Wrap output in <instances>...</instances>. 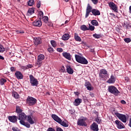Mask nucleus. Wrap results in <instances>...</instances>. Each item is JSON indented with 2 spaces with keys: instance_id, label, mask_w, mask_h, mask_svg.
Masks as SVG:
<instances>
[{
  "instance_id": "obj_1",
  "label": "nucleus",
  "mask_w": 131,
  "mask_h": 131,
  "mask_svg": "<svg viewBox=\"0 0 131 131\" xmlns=\"http://www.w3.org/2000/svg\"><path fill=\"white\" fill-rule=\"evenodd\" d=\"M91 12L94 16H99V15H101L100 11L96 9H93V7H92L90 4H88L86 9L85 18H88L89 17V15H90V13H91Z\"/></svg>"
},
{
  "instance_id": "obj_2",
  "label": "nucleus",
  "mask_w": 131,
  "mask_h": 131,
  "mask_svg": "<svg viewBox=\"0 0 131 131\" xmlns=\"http://www.w3.org/2000/svg\"><path fill=\"white\" fill-rule=\"evenodd\" d=\"M76 61L78 62V63H80V64H83L84 65H86L89 63V61L88 60L85 59L83 56H81L78 55H75Z\"/></svg>"
},
{
  "instance_id": "obj_3",
  "label": "nucleus",
  "mask_w": 131,
  "mask_h": 131,
  "mask_svg": "<svg viewBox=\"0 0 131 131\" xmlns=\"http://www.w3.org/2000/svg\"><path fill=\"white\" fill-rule=\"evenodd\" d=\"M113 114L114 115H116L118 118L121 120L124 123H126V121H127V117L125 115L121 114L117 112H114Z\"/></svg>"
},
{
  "instance_id": "obj_4",
  "label": "nucleus",
  "mask_w": 131,
  "mask_h": 131,
  "mask_svg": "<svg viewBox=\"0 0 131 131\" xmlns=\"http://www.w3.org/2000/svg\"><path fill=\"white\" fill-rule=\"evenodd\" d=\"M108 91L111 93V94H113V95H115V96H117L118 94H119L120 92L115 86H109L108 88Z\"/></svg>"
},
{
  "instance_id": "obj_5",
  "label": "nucleus",
  "mask_w": 131,
  "mask_h": 131,
  "mask_svg": "<svg viewBox=\"0 0 131 131\" xmlns=\"http://www.w3.org/2000/svg\"><path fill=\"white\" fill-rule=\"evenodd\" d=\"M30 82L32 86H37L38 85V81L37 79L34 78L32 75L29 76Z\"/></svg>"
},
{
  "instance_id": "obj_6",
  "label": "nucleus",
  "mask_w": 131,
  "mask_h": 131,
  "mask_svg": "<svg viewBox=\"0 0 131 131\" xmlns=\"http://www.w3.org/2000/svg\"><path fill=\"white\" fill-rule=\"evenodd\" d=\"M45 55L43 54H40L38 56L36 64L38 67H40L42 64V60H45Z\"/></svg>"
},
{
  "instance_id": "obj_7",
  "label": "nucleus",
  "mask_w": 131,
  "mask_h": 131,
  "mask_svg": "<svg viewBox=\"0 0 131 131\" xmlns=\"http://www.w3.org/2000/svg\"><path fill=\"white\" fill-rule=\"evenodd\" d=\"M28 104L30 105V106H32L35 104H36V99L32 97H28L27 98V101Z\"/></svg>"
},
{
  "instance_id": "obj_8",
  "label": "nucleus",
  "mask_w": 131,
  "mask_h": 131,
  "mask_svg": "<svg viewBox=\"0 0 131 131\" xmlns=\"http://www.w3.org/2000/svg\"><path fill=\"white\" fill-rule=\"evenodd\" d=\"M109 7L113 10V11H114V12H117L118 11V7H117V6L113 2H110L108 4Z\"/></svg>"
},
{
  "instance_id": "obj_9",
  "label": "nucleus",
  "mask_w": 131,
  "mask_h": 131,
  "mask_svg": "<svg viewBox=\"0 0 131 131\" xmlns=\"http://www.w3.org/2000/svg\"><path fill=\"white\" fill-rule=\"evenodd\" d=\"M27 121L30 124H34V123H35V119L32 116H28L27 118Z\"/></svg>"
},
{
  "instance_id": "obj_10",
  "label": "nucleus",
  "mask_w": 131,
  "mask_h": 131,
  "mask_svg": "<svg viewBox=\"0 0 131 131\" xmlns=\"http://www.w3.org/2000/svg\"><path fill=\"white\" fill-rule=\"evenodd\" d=\"M115 123L117 125V127L119 129H121V128H124L125 126L123 123L120 122L119 120H116L115 121Z\"/></svg>"
},
{
  "instance_id": "obj_11",
  "label": "nucleus",
  "mask_w": 131,
  "mask_h": 131,
  "mask_svg": "<svg viewBox=\"0 0 131 131\" xmlns=\"http://www.w3.org/2000/svg\"><path fill=\"white\" fill-rule=\"evenodd\" d=\"M84 119H79L77 122L78 125H81L82 126H86V123L84 122Z\"/></svg>"
},
{
  "instance_id": "obj_12",
  "label": "nucleus",
  "mask_w": 131,
  "mask_h": 131,
  "mask_svg": "<svg viewBox=\"0 0 131 131\" xmlns=\"http://www.w3.org/2000/svg\"><path fill=\"white\" fill-rule=\"evenodd\" d=\"M34 43L35 46H38L41 43V39L39 37H35L34 38Z\"/></svg>"
},
{
  "instance_id": "obj_13",
  "label": "nucleus",
  "mask_w": 131,
  "mask_h": 131,
  "mask_svg": "<svg viewBox=\"0 0 131 131\" xmlns=\"http://www.w3.org/2000/svg\"><path fill=\"white\" fill-rule=\"evenodd\" d=\"M8 119L10 122H13V123H15V122H17V116H9L8 117Z\"/></svg>"
},
{
  "instance_id": "obj_14",
  "label": "nucleus",
  "mask_w": 131,
  "mask_h": 131,
  "mask_svg": "<svg viewBox=\"0 0 131 131\" xmlns=\"http://www.w3.org/2000/svg\"><path fill=\"white\" fill-rule=\"evenodd\" d=\"M62 55L66 59H67V60H69V61H71V55L69 53L67 52H63L62 53Z\"/></svg>"
},
{
  "instance_id": "obj_15",
  "label": "nucleus",
  "mask_w": 131,
  "mask_h": 131,
  "mask_svg": "<svg viewBox=\"0 0 131 131\" xmlns=\"http://www.w3.org/2000/svg\"><path fill=\"white\" fill-rule=\"evenodd\" d=\"M91 128L92 130L94 131H99V127H98V124L96 123H93L92 124Z\"/></svg>"
},
{
  "instance_id": "obj_16",
  "label": "nucleus",
  "mask_w": 131,
  "mask_h": 131,
  "mask_svg": "<svg viewBox=\"0 0 131 131\" xmlns=\"http://www.w3.org/2000/svg\"><path fill=\"white\" fill-rule=\"evenodd\" d=\"M33 25L37 27H40L42 25L41 20H35L33 23Z\"/></svg>"
},
{
  "instance_id": "obj_17",
  "label": "nucleus",
  "mask_w": 131,
  "mask_h": 131,
  "mask_svg": "<svg viewBox=\"0 0 131 131\" xmlns=\"http://www.w3.org/2000/svg\"><path fill=\"white\" fill-rule=\"evenodd\" d=\"M26 115L24 114V113H21L20 114H19V118L18 120H26Z\"/></svg>"
},
{
  "instance_id": "obj_18",
  "label": "nucleus",
  "mask_w": 131,
  "mask_h": 131,
  "mask_svg": "<svg viewBox=\"0 0 131 131\" xmlns=\"http://www.w3.org/2000/svg\"><path fill=\"white\" fill-rule=\"evenodd\" d=\"M52 118L55 121H56V122H61V119L57 116V115L53 114L52 115Z\"/></svg>"
},
{
  "instance_id": "obj_19",
  "label": "nucleus",
  "mask_w": 131,
  "mask_h": 131,
  "mask_svg": "<svg viewBox=\"0 0 131 131\" xmlns=\"http://www.w3.org/2000/svg\"><path fill=\"white\" fill-rule=\"evenodd\" d=\"M82 102V100L80 98H78L75 100V102H74V105L75 106H78L80 105V103Z\"/></svg>"
},
{
  "instance_id": "obj_20",
  "label": "nucleus",
  "mask_w": 131,
  "mask_h": 131,
  "mask_svg": "<svg viewBox=\"0 0 131 131\" xmlns=\"http://www.w3.org/2000/svg\"><path fill=\"white\" fill-rule=\"evenodd\" d=\"M15 76H16L18 79H23V75L20 72H16L15 73Z\"/></svg>"
},
{
  "instance_id": "obj_21",
  "label": "nucleus",
  "mask_w": 131,
  "mask_h": 131,
  "mask_svg": "<svg viewBox=\"0 0 131 131\" xmlns=\"http://www.w3.org/2000/svg\"><path fill=\"white\" fill-rule=\"evenodd\" d=\"M107 82L108 83H114V82H115V77L112 75L111 78L107 81Z\"/></svg>"
},
{
  "instance_id": "obj_22",
  "label": "nucleus",
  "mask_w": 131,
  "mask_h": 131,
  "mask_svg": "<svg viewBox=\"0 0 131 131\" xmlns=\"http://www.w3.org/2000/svg\"><path fill=\"white\" fill-rule=\"evenodd\" d=\"M67 71L69 74H73L74 71L70 66H67Z\"/></svg>"
},
{
  "instance_id": "obj_23",
  "label": "nucleus",
  "mask_w": 131,
  "mask_h": 131,
  "mask_svg": "<svg viewBox=\"0 0 131 131\" xmlns=\"http://www.w3.org/2000/svg\"><path fill=\"white\" fill-rule=\"evenodd\" d=\"M32 14H34V9L30 8L28 10L27 13V16H31Z\"/></svg>"
},
{
  "instance_id": "obj_24",
  "label": "nucleus",
  "mask_w": 131,
  "mask_h": 131,
  "mask_svg": "<svg viewBox=\"0 0 131 131\" xmlns=\"http://www.w3.org/2000/svg\"><path fill=\"white\" fill-rule=\"evenodd\" d=\"M70 36L69 34H65L62 37V40H68L69 38H70Z\"/></svg>"
},
{
  "instance_id": "obj_25",
  "label": "nucleus",
  "mask_w": 131,
  "mask_h": 131,
  "mask_svg": "<svg viewBox=\"0 0 131 131\" xmlns=\"http://www.w3.org/2000/svg\"><path fill=\"white\" fill-rule=\"evenodd\" d=\"M59 124H61L62 126H64V127H68L69 126V125L68 123H67L66 122L62 121V120H61L60 122H58Z\"/></svg>"
},
{
  "instance_id": "obj_26",
  "label": "nucleus",
  "mask_w": 131,
  "mask_h": 131,
  "mask_svg": "<svg viewBox=\"0 0 131 131\" xmlns=\"http://www.w3.org/2000/svg\"><path fill=\"white\" fill-rule=\"evenodd\" d=\"M85 86L88 91H92V90H93V87L90 82L86 83Z\"/></svg>"
},
{
  "instance_id": "obj_27",
  "label": "nucleus",
  "mask_w": 131,
  "mask_h": 131,
  "mask_svg": "<svg viewBox=\"0 0 131 131\" xmlns=\"http://www.w3.org/2000/svg\"><path fill=\"white\" fill-rule=\"evenodd\" d=\"M74 38L76 41H81V38L76 33H75Z\"/></svg>"
},
{
  "instance_id": "obj_28",
  "label": "nucleus",
  "mask_w": 131,
  "mask_h": 131,
  "mask_svg": "<svg viewBox=\"0 0 131 131\" xmlns=\"http://www.w3.org/2000/svg\"><path fill=\"white\" fill-rule=\"evenodd\" d=\"M12 96L15 98V99H19L20 97V96H19V94L17 93L16 92H14L12 93Z\"/></svg>"
},
{
  "instance_id": "obj_29",
  "label": "nucleus",
  "mask_w": 131,
  "mask_h": 131,
  "mask_svg": "<svg viewBox=\"0 0 131 131\" xmlns=\"http://www.w3.org/2000/svg\"><path fill=\"white\" fill-rule=\"evenodd\" d=\"M6 82L7 80H6L5 79L2 78L0 79V84H1V85H4V84H5V83H6Z\"/></svg>"
},
{
  "instance_id": "obj_30",
  "label": "nucleus",
  "mask_w": 131,
  "mask_h": 131,
  "mask_svg": "<svg viewBox=\"0 0 131 131\" xmlns=\"http://www.w3.org/2000/svg\"><path fill=\"white\" fill-rule=\"evenodd\" d=\"M38 17L40 20H41L42 18H43V12H42V11H40L39 12Z\"/></svg>"
},
{
  "instance_id": "obj_31",
  "label": "nucleus",
  "mask_w": 131,
  "mask_h": 131,
  "mask_svg": "<svg viewBox=\"0 0 131 131\" xmlns=\"http://www.w3.org/2000/svg\"><path fill=\"white\" fill-rule=\"evenodd\" d=\"M91 23L92 25H94V26H98V23L96 19L93 20L91 21Z\"/></svg>"
},
{
  "instance_id": "obj_32",
  "label": "nucleus",
  "mask_w": 131,
  "mask_h": 131,
  "mask_svg": "<svg viewBox=\"0 0 131 131\" xmlns=\"http://www.w3.org/2000/svg\"><path fill=\"white\" fill-rule=\"evenodd\" d=\"M51 44L52 45V47H53V48H56V47H57V43H56V41L55 40H51Z\"/></svg>"
},
{
  "instance_id": "obj_33",
  "label": "nucleus",
  "mask_w": 131,
  "mask_h": 131,
  "mask_svg": "<svg viewBox=\"0 0 131 131\" xmlns=\"http://www.w3.org/2000/svg\"><path fill=\"white\" fill-rule=\"evenodd\" d=\"M81 30H83V31H85V30H89V29H88V27L85 25L81 26Z\"/></svg>"
},
{
  "instance_id": "obj_34",
  "label": "nucleus",
  "mask_w": 131,
  "mask_h": 131,
  "mask_svg": "<svg viewBox=\"0 0 131 131\" xmlns=\"http://www.w3.org/2000/svg\"><path fill=\"white\" fill-rule=\"evenodd\" d=\"M28 4L30 7L32 6L33 5H34V0H30Z\"/></svg>"
},
{
  "instance_id": "obj_35",
  "label": "nucleus",
  "mask_w": 131,
  "mask_h": 131,
  "mask_svg": "<svg viewBox=\"0 0 131 131\" xmlns=\"http://www.w3.org/2000/svg\"><path fill=\"white\" fill-rule=\"evenodd\" d=\"M16 111L17 113H19V114H20V113H22V110H21V108H20L19 106H16Z\"/></svg>"
},
{
  "instance_id": "obj_36",
  "label": "nucleus",
  "mask_w": 131,
  "mask_h": 131,
  "mask_svg": "<svg viewBox=\"0 0 131 131\" xmlns=\"http://www.w3.org/2000/svg\"><path fill=\"white\" fill-rule=\"evenodd\" d=\"M42 19L45 23H47L49 21V17L47 16H44Z\"/></svg>"
},
{
  "instance_id": "obj_37",
  "label": "nucleus",
  "mask_w": 131,
  "mask_h": 131,
  "mask_svg": "<svg viewBox=\"0 0 131 131\" xmlns=\"http://www.w3.org/2000/svg\"><path fill=\"white\" fill-rule=\"evenodd\" d=\"M93 36L94 38H101V35L97 34H93Z\"/></svg>"
},
{
  "instance_id": "obj_38",
  "label": "nucleus",
  "mask_w": 131,
  "mask_h": 131,
  "mask_svg": "<svg viewBox=\"0 0 131 131\" xmlns=\"http://www.w3.org/2000/svg\"><path fill=\"white\" fill-rule=\"evenodd\" d=\"M100 74H107V71L105 69H102L100 70Z\"/></svg>"
},
{
  "instance_id": "obj_39",
  "label": "nucleus",
  "mask_w": 131,
  "mask_h": 131,
  "mask_svg": "<svg viewBox=\"0 0 131 131\" xmlns=\"http://www.w3.org/2000/svg\"><path fill=\"white\" fill-rule=\"evenodd\" d=\"M5 52V48L3 46L0 45V53H4Z\"/></svg>"
},
{
  "instance_id": "obj_40",
  "label": "nucleus",
  "mask_w": 131,
  "mask_h": 131,
  "mask_svg": "<svg viewBox=\"0 0 131 131\" xmlns=\"http://www.w3.org/2000/svg\"><path fill=\"white\" fill-rule=\"evenodd\" d=\"M124 41L126 42L127 43H128V42H131V39L129 38H126L124 39Z\"/></svg>"
},
{
  "instance_id": "obj_41",
  "label": "nucleus",
  "mask_w": 131,
  "mask_h": 131,
  "mask_svg": "<svg viewBox=\"0 0 131 131\" xmlns=\"http://www.w3.org/2000/svg\"><path fill=\"white\" fill-rule=\"evenodd\" d=\"M89 25L90 30H91V31H93V30H95V27H94L93 26H91L90 24H89Z\"/></svg>"
},
{
  "instance_id": "obj_42",
  "label": "nucleus",
  "mask_w": 131,
  "mask_h": 131,
  "mask_svg": "<svg viewBox=\"0 0 131 131\" xmlns=\"http://www.w3.org/2000/svg\"><path fill=\"white\" fill-rule=\"evenodd\" d=\"M95 121L96 122H97V123H101V119H100L99 117H97Z\"/></svg>"
},
{
  "instance_id": "obj_43",
  "label": "nucleus",
  "mask_w": 131,
  "mask_h": 131,
  "mask_svg": "<svg viewBox=\"0 0 131 131\" xmlns=\"http://www.w3.org/2000/svg\"><path fill=\"white\" fill-rule=\"evenodd\" d=\"M19 123L20 124H22V125H25V121L24 120H19Z\"/></svg>"
},
{
  "instance_id": "obj_44",
  "label": "nucleus",
  "mask_w": 131,
  "mask_h": 131,
  "mask_svg": "<svg viewBox=\"0 0 131 131\" xmlns=\"http://www.w3.org/2000/svg\"><path fill=\"white\" fill-rule=\"evenodd\" d=\"M57 51L59 53H62V52H63V49L62 48H57Z\"/></svg>"
},
{
  "instance_id": "obj_45",
  "label": "nucleus",
  "mask_w": 131,
  "mask_h": 131,
  "mask_svg": "<svg viewBox=\"0 0 131 131\" xmlns=\"http://www.w3.org/2000/svg\"><path fill=\"white\" fill-rule=\"evenodd\" d=\"M91 1L94 5H97V4H98V0H91Z\"/></svg>"
},
{
  "instance_id": "obj_46",
  "label": "nucleus",
  "mask_w": 131,
  "mask_h": 131,
  "mask_svg": "<svg viewBox=\"0 0 131 131\" xmlns=\"http://www.w3.org/2000/svg\"><path fill=\"white\" fill-rule=\"evenodd\" d=\"M37 7L40 8V2L39 1L37 2Z\"/></svg>"
},
{
  "instance_id": "obj_47",
  "label": "nucleus",
  "mask_w": 131,
  "mask_h": 131,
  "mask_svg": "<svg viewBox=\"0 0 131 131\" xmlns=\"http://www.w3.org/2000/svg\"><path fill=\"white\" fill-rule=\"evenodd\" d=\"M24 126L27 127L28 128H29V127H30V124L28 123H25Z\"/></svg>"
},
{
  "instance_id": "obj_48",
  "label": "nucleus",
  "mask_w": 131,
  "mask_h": 131,
  "mask_svg": "<svg viewBox=\"0 0 131 131\" xmlns=\"http://www.w3.org/2000/svg\"><path fill=\"white\" fill-rule=\"evenodd\" d=\"M48 51L49 53H52V52H53V48H48Z\"/></svg>"
},
{
  "instance_id": "obj_49",
  "label": "nucleus",
  "mask_w": 131,
  "mask_h": 131,
  "mask_svg": "<svg viewBox=\"0 0 131 131\" xmlns=\"http://www.w3.org/2000/svg\"><path fill=\"white\" fill-rule=\"evenodd\" d=\"M47 131H56L55 129H54L52 127H49Z\"/></svg>"
},
{
  "instance_id": "obj_50",
  "label": "nucleus",
  "mask_w": 131,
  "mask_h": 131,
  "mask_svg": "<svg viewBox=\"0 0 131 131\" xmlns=\"http://www.w3.org/2000/svg\"><path fill=\"white\" fill-rule=\"evenodd\" d=\"M27 67L28 69H29V68H32V64H28Z\"/></svg>"
},
{
  "instance_id": "obj_51",
  "label": "nucleus",
  "mask_w": 131,
  "mask_h": 131,
  "mask_svg": "<svg viewBox=\"0 0 131 131\" xmlns=\"http://www.w3.org/2000/svg\"><path fill=\"white\" fill-rule=\"evenodd\" d=\"M10 70L11 71L14 72L16 70V69H15V67H11L10 68Z\"/></svg>"
},
{
  "instance_id": "obj_52",
  "label": "nucleus",
  "mask_w": 131,
  "mask_h": 131,
  "mask_svg": "<svg viewBox=\"0 0 131 131\" xmlns=\"http://www.w3.org/2000/svg\"><path fill=\"white\" fill-rule=\"evenodd\" d=\"M56 131H64L63 129H61V127H58L56 129Z\"/></svg>"
},
{
  "instance_id": "obj_53",
  "label": "nucleus",
  "mask_w": 131,
  "mask_h": 131,
  "mask_svg": "<svg viewBox=\"0 0 131 131\" xmlns=\"http://www.w3.org/2000/svg\"><path fill=\"white\" fill-rule=\"evenodd\" d=\"M129 80V78H128V77H125V81L126 82H128Z\"/></svg>"
},
{
  "instance_id": "obj_54",
  "label": "nucleus",
  "mask_w": 131,
  "mask_h": 131,
  "mask_svg": "<svg viewBox=\"0 0 131 131\" xmlns=\"http://www.w3.org/2000/svg\"><path fill=\"white\" fill-rule=\"evenodd\" d=\"M60 71H61V72H65V68H64V67H63L61 69Z\"/></svg>"
},
{
  "instance_id": "obj_55",
  "label": "nucleus",
  "mask_w": 131,
  "mask_h": 131,
  "mask_svg": "<svg viewBox=\"0 0 131 131\" xmlns=\"http://www.w3.org/2000/svg\"><path fill=\"white\" fill-rule=\"evenodd\" d=\"M121 104H123L124 105L126 104V102H125V101H124L123 100L121 101Z\"/></svg>"
},
{
  "instance_id": "obj_56",
  "label": "nucleus",
  "mask_w": 131,
  "mask_h": 131,
  "mask_svg": "<svg viewBox=\"0 0 131 131\" xmlns=\"http://www.w3.org/2000/svg\"><path fill=\"white\" fill-rule=\"evenodd\" d=\"M22 69H24L25 70H26V69H28L27 68V66H24L22 67Z\"/></svg>"
},
{
  "instance_id": "obj_57",
  "label": "nucleus",
  "mask_w": 131,
  "mask_h": 131,
  "mask_svg": "<svg viewBox=\"0 0 131 131\" xmlns=\"http://www.w3.org/2000/svg\"><path fill=\"white\" fill-rule=\"evenodd\" d=\"M0 59L1 60H5V58L3 57L2 55H0Z\"/></svg>"
},
{
  "instance_id": "obj_58",
  "label": "nucleus",
  "mask_w": 131,
  "mask_h": 131,
  "mask_svg": "<svg viewBox=\"0 0 131 131\" xmlns=\"http://www.w3.org/2000/svg\"><path fill=\"white\" fill-rule=\"evenodd\" d=\"M128 125H129V126H130V127H131V118L129 120V123Z\"/></svg>"
},
{
  "instance_id": "obj_59",
  "label": "nucleus",
  "mask_w": 131,
  "mask_h": 131,
  "mask_svg": "<svg viewBox=\"0 0 131 131\" xmlns=\"http://www.w3.org/2000/svg\"><path fill=\"white\" fill-rule=\"evenodd\" d=\"M90 52H91L92 53L95 52V49H91Z\"/></svg>"
},
{
  "instance_id": "obj_60",
  "label": "nucleus",
  "mask_w": 131,
  "mask_h": 131,
  "mask_svg": "<svg viewBox=\"0 0 131 131\" xmlns=\"http://www.w3.org/2000/svg\"><path fill=\"white\" fill-rule=\"evenodd\" d=\"M129 13L131 14V6L129 7Z\"/></svg>"
},
{
  "instance_id": "obj_61",
  "label": "nucleus",
  "mask_w": 131,
  "mask_h": 131,
  "mask_svg": "<svg viewBox=\"0 0 131 131\" xmlns=\"http://www.w3.org/2000/svg\"><path fill=\"white\" fill-rule=\"evenodd\" d=\"M68 22H69V21L66 20V21H65V24H67V23H68Z\"/></svg>"
},
{
  "instance_id": "obj_62",
  "label": "nucleus",
  "mask_w": 131,
  "mask_h": 131,
  "mask_svg": "<svg viewBox=\"0 0 131 131\" xmlns=\"http://www.w3.org/2000/svg\"><path fill=\"white\" fill-rule=\"evenodd\" d=\"M65 2H66V3H68V2H69V0H64Z\"/></svg>"
},
{
  "instance_id": "obj_63",
  "label": "nucleus",
  "mask_w": 131,
  "mask_h": 131,
  "mask_svg": "<svg viewBox=\"0 0 131 131\" xmlns=\"http://www.w3.org/2000/svg\"><path fill=\"white\" fill-rule=\"evenodd\" d=\"M21 0H17V2H20Z\"/></svg>"
},
{
  "instance_id": "obj_64",
  "label": "nucleus",
  "mask_w": 131,
  "mask_h": 131,
  "mask_svg": "<svg viewBox=\"0 0 131 131\" xmlns=\"http://www.w3.org/2000/svg\"><path fill=\"white\" fill-rule=\"evenodd\" d=\"M106 1H108V0H106Z\"/></svg>"
}]
</instances>
